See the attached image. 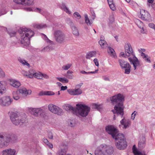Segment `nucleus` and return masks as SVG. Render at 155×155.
<instances>
[{"instance_id": "1", "label": "nucleus", "mask_w": 155, "mask_h": 155, "mask_svg": "<svg viewBox=\"0 0 155 155\" xmlns=\"http://www.w3.org/2000/svg\"><path fill=\"white\" fill-rule=\"evenodd\" d=\"M111 103L115 104L114 109L112 110L114 114V119H115V114L120 115L122 117L124 112V97L120 93L111 97L110 98Z\"/></svg>"}, {"instance_id": "2", "label": "nucleus", "mask_w": 155, "mask_h": 155, "mask_svg": "<svg viewBox=\"0 0 155 155\" xmlns=\"http://www.w3.org/2000/svg\"><path fill=\"white\" fill-rule=\"evenodd\" d=\"M77 108H74L72 106L68 104L64 107L66 110H72L73 113L77 115H80L82 117L87 116L90 110L89 107L83 104H77Z\"/></svg>"}, {"instance_id": "3", "label": "nucleus", "mask_w": 155, "mask_h": 155, "mask_svg": "<svg viewBox=\"0 0 155 155\" xmlns=\"http://www.w3.org/2000/svg\"><path fill=\"white\" fill-rule=\"evenodd\" d=\"M124 48L125 55L127 57H129L128 60L130 64L133 65L134 70H135L137 67H140V62L135 56L132 46L129 43L125 44Z\"/></svg>"}, {"instance_id": "4", "label": "nucleus", "mask_w": 155, "mask_h": 155, "mask_svg": "<svg viewBox=\"0 0 155 155\" xmlns=\"http://www.w3.org/2000/svg\"><path fill=\"white\" fill-rule=\"evenodd\" d=\"M19 33L23 34L21 36V43L25 46L28 45L30 43V38L34 35V32L29 28H22L19 31Z\"/></svg>"}, {"instance_id": "5", "label": "nucleus", "mask_w": 155, "mask_h": 155, "mask_svg": "<svg viewBox=\"0 0 155 155\" xmlns=\"http://www.w3.org/2000/svg\"><path fill=\"white\" fill-rule=\"evenodd\" d=\"M5 82L0 81V96L5 93L6 91ZM12 99L9 96H5L0 99V105L2 106H8L10 105Z\"/></svg>"}, {"instance_id": "6", "label": "nucleus", "mask_w": 155, "mask_h": 155, "mask_svg": "<svg viewBox=\"0 0 155 155\" xmlns=\"http://www.w3.org/2000/svg\"><path fill=\"white\" fill-rule=\"evenodd\" d=\"M15 139V136L14 134L6 133L0 134V148L7 146L10 142L14 141Z\"/></svg>"}, {"instance_id": "7", "label": "nucleus", "mask_w": 155, "mask_h": 155, "mask_svg": "<svg viewBox=\"0 0 155 155\" xmlns=\"http://www.w3.org/2000/svg\"><path fill=\"white\" fill-rule=\"evenodd\" d=\"M10 117L12 123L16 126L22 125L25 121V116L20 115L18 112H11Z\"/></svg>"}, {"instance_id": "8", "label": "nucleus", "mask_w": 155, "mask_h": 155, "mask_svg": "<svg viewBox=\"0 0 155 155\" xmlns=\"http://www.w3.org/2000/svg\"><path fill=\"white\" fill-rule=\"evenodd\" d=\"M113 152V148L105 144H102L96 150L95 155H110Z\"/></svg>"}, {"instance_id": "9", "label": "nucleus", "mask_w": 155, "mask_h": 155, "mask_svg": "<svg viewBox=\"0 0 155 155\" xmlns=\"http://www.w3.org/2000/svg\"><path fill=\"white\" fill-rule=\"evenodd\" d=\"M115 139L117 140L116 146L120 150H124L127 146V143L123 134H118Z\"/></svg>"}, {"instance_id": "10", "label": "nucleus", "mask_w": 155, "mask_h": 155, "mask_svg": "<svg viewBox=\"0 0 155 155\" xmlns=\"http://www.w3.org/2000/svg\"><path fill=\"white\" fill-rule=\"evenodd\" d=\"M54 36L55 41L58 43L61 44L64 42L65 35L62 31L59 30L54 31Z\"/></svg>"}, {"instance_id": "11", "label": "nucleus", "mask_w": 155, "mask_h": 155, "mask_svg": "<svg viewBox=\"0 0 155 155\" xmlns=\"http://www.w3.org/2000/svg\"><path fill=\"white\" fill-rule=\"evenodd\" d=\"M31 93V90H26L25 88L19 89L18 91H14L13 92V97L14 99L17 100L20 98L21 95L24 96H26L28 94H30Z\"/></svg>"}, {"instance_id": "12", "label": "nucleus", "mask_w": 155, "mask_h": 155, "mask_svg": "<svg viewBox=\"0 0 155 155\" xmlns=\"http://www.w3.org/2000/svg\"><path fill=\"white\" fill-rule=\"evenodd\" d=\"M106 132L109 134L111 135L113 138L115 139L118 134H121L118 133V131L117 128L114 125H109L105 127Z\"/></svg>"}, {"instance_id": "13", "label": "nucleus", "mask_w": 155, "mask_h": 155, "mask_svg": "<svg viewBox=\"0 0 155 155\" xmlns=\"http://www.w3.org/2000/svg\"><path fill=\"white\" fill-rule=\"evenodd\" d=\"M119 64L122 69H125L124 73L128 74L130 71L131 66L129 63L124 60L119 59L118 60Z\"/></svg>"}, {"instance_id": "14", "label": "nucleus", "mask_w": 155, "mask_h": 155, "mask_svg": "<svg viewBox=\"0 0 155 155\" xmlns=\"http://www.w3.org/2000/svg\"><path fill=\"white\" fill-rule=\"evenodd\" d=\"M45 38V39L46 40V42L48 43V45L46 46L43 48L41 50V52H45L46 51H49L53 50L54 49V47L52 45H54V43L52 41H51L48 39L47 36L44 35Z\"/></svg>"}, {"instance_id": "15", "label": "nucleus", "mask_w": 155, "mask_h": 155, "mask_svg": "<svg viewBox=\"0 0 155 155\" xmlns=\"http://www.w3.org/2000/svg\"><path fill=\"white\" fill-rule=\"evenodd\" d=\"M48 110L51 112L58 115H61L62 113L61 108L52 104H50L48 106Z\"/></svg>"}, {"instance_id": "16", "label": "nucleus", "mask_w": 155, "mask_h": 155, "mask_svg": "<svg viewBox=\"0 0 155 155\" xmlns=\"http://www.w3.org/2000/svg\"><path fill=\"white\" fill-rule=\"evenodd\" d=\"M13 1L18 4L25 6H30L34 4L33 0H14Z\"/></svg>"}, {"instance_id": "17", "label": "nucleus", "mask_w": 155, "mask_h": 155, "mask_svg": "<svg viewBox=\"0 0 155 155\" xmlns=\"http://www.w3.org/2000/svg\"><path fill=\"white\" fill-rule=\"evenodd\" d=\"M68 91L71 95H80L82 93V91L79 88L69 89Z\"/></svg>"}, {"instance_id": "18", "label": "nucleus", "mask_w": 155, "mask_h": 155, "mask_svg": "<svg viewBox=\"0 0 155 155\" xmlns=\"http://www.w3.org/2000/svg\"><path fill=\"white\" fill-rule=\"evenodd\" d=\"M15 150L9 149L3 150L2 154V155H15Z\"/></svg>"}, {"instance_id": "19", "label": "nucleus", "mask_w": 155, "mask_h": 155, "mask_svg": "<svg viewBox=\"0 0 155 155\" xmlns=\"http://www.w3.org/2000/svg\"><path fill=\"white\" fill-rule=\"evenodd\" d=\"M34 115L37 116L39 114H41L42 112V109L40 108H32L31 110Z\"/></svg>"}, {"instance_id": "20", "label": "nucleus", "mask_w": 155, "mask_h": 155, "mask_svg": "<svg viewBox=\"0 0 155 155\" xmlns=\"http://www.w3.org/2000/svg\"><path fill=\"white\" fill-rule=\"evenodd\" d=\"M10 84L13 87L17 88L18 87L21 85L19 82L14 80H11L10 81Z\"/></svg>"}, {"instance_id": "21", "label": "nucleus", "mask_w": 155, "mask_h": 155, "mask_svg": "<svg viewBox=\"0 0 155 155\" xmlns=\"http://www.w3.org/2000/svg\"><path fill=\"white\" fill-rule=\"evenodd\" d=\"M55 94V93L51 91H42L40 92L39 94V95L40 96H42L44 95H53Z\"/></svg>"}, {"instance_id": "22", "label": "nucleus", "mask_w": 155, "mask_h": 155, "mask_svg": "<svg viewBox=\"0 0 155 155\" xmlns=\"http://www.w3.org/2000/svg\"><path fill=\"white\" fill-rule=\"evenodd\" d=\"M33 27L36 28L38 29H41L43 28H45L47 27V25L46 24H34L33 25Z\"/></svg>"}, {"instance_id": "23", "label": "nucleus", "mask_w": 155, "mask_h": 155, "mask_svg": "<svg viewBox=\"0 0 155 155\" xmlns=\"http://www.w3.org/2000/svg\"><path fill=\"white\" fill-rule=\"evenodd\" d=\"M133 151L135 155H146L144 153H142L138 151L135 145H134L132 148Z\"/></svg>"}, {"instance_id": "24", "label": "nucleus", "mask_w": 155, "mask_h": 155, "mask_svg": "<svg viewBox=\"0 0 155 155\" xmlns=\"http://www.w3.org/2000/svg\"><path fill=\"white\" fill-rule=\"evenodd\" d=\"M96 53L95 51H93L90 52L87 54L86 56V58L87 59H90L93 57H95L96 55Z\"/></svg>"}, {"instance_id": "25", "label": "nucleus", "mask_w": 155, "mask_h": 155, "mask_svg": "<svg viewBox=\"0 0 155 155\" xmlns=\"http://www.w3.org/2000/svg\"><path fill=\"white\" fill-rule=\"evenodd\" d=\"M107 51L108 53H109L111 56L114 57H115L116 56L114 50L110 47H108Z\"/></svg>"}, {"instance_id": "26", "label": "nucleus", "mask_w": 155, "mask_h": 155, "mask_svg": "<svg viewBox=\"0 0 155 155\" xmlns=\"http://www.w3.org/2000/svg\"><path fill=\"white\" fill-rule=\"evenodd\" d=\"M141 55L143 58L146 62L150 63L151 62L150 60V57L147 55L145 54L143 52H142Z\"/></svg>"}, {"instance_id": "27", "label": "nucleus", "mask_w": 155, "mask_h": 155, "mask_svg": "<svg viewBox=\"0 0 155 155\" xmlns=\"http://www.w3.org/2000/svg\"><path fill=\"white\" fill-rule=\"evenodd\" d=\"M73 72L71 71L68 70L67 71V73L65 74L64 75L68 78L72 79L73 78V75L72 74Z\"/></svg>"}, {"instance_id": "28", "label": "nucleus", "mask_w": 155, "mask_h": 155, "mask_svg": "<svg viewBox=\"0 0 155 155\" xmlns=\"http://www.w3.org/2000/svg\"><path fill=\"white\" fill-rule=\"evenodd\" d=\"M120 122L121 124L124 126V128L125 129L129 127V122L124 119H122Z\"/></svg>"}, {"instance_id": "29", "label": "nucleus", "mask_w": 155, "mask_h": 155, "mask_svg": "<svg viewBox=\"0 0 155 155\" xmlns=\"http://www.w3.org/2000/svg\"><path fill=\"white\" fill-rule=\"evenodd\" d=\"M145 139L144 138H142V140H140L138 143V146L140 149L143 148L145 146Z\"/></svg>"}, {"instance_id": "30", "label": "nucleus", "mask_w": 155, "mask_h": 155, "mask_svg": "<svg viewBox=\"0 0 155 155\" xmlns=\"http://www.w3.org/2000/svg\"><path fill=\"white\" fill-rule=\"evenodd\" d=\"M71 28L72 30L73 34L76 36H78L79 32L76 27L75 26H72Z\"/></svg>"}, {"instance_id": "31", "label": "nucleus", "mask_w": 155, "mask_h": 155, "mask_svg": "<svg viewBox=\"0 0 155 155\" xmlns=\"http://www.w3.org/2000/svg\"><path fill=\"white\" fill-rule=\"evenodd\" d=\"M99 43L101 48H104L107 46V42L105 40H100L99 41Z\"/></svg>"}, {"instance_id": "32", "label": "nucleus", "mask_w": 155, "mask_h": 155, "mask_svg": "<svg viewBox=\"0 0 155 155\" xmlns=\"http://www.w3.org/2000/svg\"><path fill=\"white\" fill-rule=\"evenodd\" d=\"M35 71L33 69H31L28 72V78H32L33 77Z\"/></svg>"}, {"instance_id": "33", "label": "nucleus", "mask_w": 155, "mask_h": 155, "mask_svg": "<svg viewBox=\"0 0 155 155\" xmlns=\"http://www.w3.org/2000/svg\"><path fill=\"white\" fill-rule=\"evenodd\" d=\"M135 22L137 26L140 28H141L143 26V23L138 19H136Z\"/></svg>"}, {"instance_id": "34", "label": "nucleus", "mask_w": 155, "mask_h": 155, "mask_svg": "<svg viewBox=\"0 0 155 155\" xmlns=\"http://www.w3.org/2000/svg\"><path fill=\"white\" fill-rule=\"evenodd\" d=\"M85 21V23L88 25H91L92 24V23L90 21L87 15L85 14L84 15Z\"/></svg>"}, {"instance_id": "35", "label": "nucleus", "mask_w": 155, "mask_h": 155, "mask_svg": "<svg viewBox=\"0 0 155 155\" xmlns=\"http://www.w3.org/2000/svg\"><path fill=\"white\" fill-rule=\"evenodd\" d=\"M61 7V8L67 13L69 14H71V12L70 11H69L68 8H67V7L63 3L62 4Z\"/></svg>"}, {"instance_id": "36", "label": "nucleus", "mask_w": 155, "mask_h": 155, "mask_svg": "<svg viewBox=\"0 0 155 155\" xmlns=\"http://www.w3.org/2000/svg\"><path fill=\"white\" fill-rule=\"evenodd\" d=\"M43 141L44 143H45L49 147V148H53V145L52 143H49L47 139L46 138H43Z\"/></svg>"}, {"instance_id": "37", "label": "nucleus", "mask_w": 155, "mask_h": 155, "mask_svg": "<svg viewBox=\"0 0 155 155\" xmlns=\"http://www.w3.org/2000/svg\"><path fill=\"white\" fill-rule=\"evenodd\" d=\"M56 79L63 83H68L69 81L68 80L65 78H60L57 77Z\"/></svg>"}, {"instance_id": "38", "label": "nucleus", "mask_w": 155, "mask_h": 155, "mask_svg": "<svg viewBox=\"0 0 155 155\" xmlns=\"http://www.w3.org/2000/svg\"><path fill=\"white\" fill-rule=\"evenodd\" d=\"M18 61H19L22 64L25 65H26L27 66H29V64L28 62L26 61L25 60L21 59V58H19L18 59Z\"/></svg>"}, {"instance_id": "39", "label": "nucleus", "mask_w": 155, "mask_h": 155, "mask_svg": "<svg viewBox=\"0 0 155 155\" xmlns=\"http://www.w3.org/2000/svg\"><path fill=\"white\" fill-rule=\"evenodd\" d=\"M33 77H35L38 79H41L42 78V74L35 72Z\"/></svg>"}, {"instance_id": "40", "label": "nucleus", "mask_w": 155, "mask_h": 155, "mask_svg": "<svg viewBox=\"0 0 155 155\" xmlns=\"http://www.w3.org/2000/svg\"><path fill=\"white\" fill-rule=\"evenodd\" d=\"M72 64H67L62 66V68L64 70H67L70 68Z\"/></svg>"}, {"instance_id": "41", "label": "nucleus", "mask_w": 155, "mask_h": 155, "mask_svg": "<svg viewBox=\"0 0 155 155\" xmlns=\"http://www.w3.org/2000/svg\"><path fill=\"white\" fill-rule=\"evenodd\" d=\"M66 22L71 27L72 26H74L72 21L70 18H67L66 19Z\"/></svg>"}, {"instance_id": "42", "label": "nucleus", "mask_w": 155, "mask_h": 155, "mask_svg": "<svg viewBox=\"0 0 155 155\" xmlns=\"http://www.w3.org/2000/svg\"><path fill=\"white\" fill-rule=\"evenodd\" d=\"M73 16L75 18L78 19H80L81 18V16L80 14L77 12H75L73 14Z\"/></svg>"}, {"instance_id": "43", "label": "nucleus", "mask_w": 155, "mask_h": 155, "mask_svg": "<svg viewBox=\"0 0 155 155\" xmlns=\"http://www.w3.org/2000/svg\"><path fill=\"white\" fill-rule=\"evenodd\" d=\"M109 23H112L114 21V18L113 15H110L109 18Z\"/></svg>"}, {"instance_id": "44", "label": "nucleus", "mask_w": 155, "mask_h": 155, "mask_svg": "<svg viewBox=\"0 0 155 155\" xmlns=\"http://www.w3.org/2000/svg\"><path fill=\"white\" fill-rule=\"evenodd\" d=\"M109 5L110 9L114 11L116 9V8L114 3H112L109 4Z\"/></svg>"}, {"instance_id": "45", "label": "nucleus", "mask_w": 155, "mask_h": 155, "mask_svg": "<svg viewBox=\"0 0 155 155\" xmlns=\"http://www.w3.org/2000/svg\"><path fill=\"white\" fill-rule=\"evenodd\" d=\"M137 111H134L131 114V119L133 120H134L135 118V117L136 114H137Z\"/></svg>"}, {"instance_id": "46", "label": "nucleus", "mask_w": 155, "mask_h": 155, "mask_svg": "<svg viewBox=\"0 0 155 155\" xmlns=\"http://www.w3.org/2000/svg\"><path fill=\"white\" fill-rule=\"evenodd\" d=\"M66 154V151L64 150H61L58 153V155H65Z\"/></svg>"}, {"instance_id": "47", "label": "nucleus", "mask_w": 155, "mask_h": 155, "mask_svg": "<svg viewBox=\"0 0 155 155\" xmlns=\"http://www.w3.org/2000/svg\"><path fill=\"white\" fill-rule=\"evenodd\" d=\"M95 107L98 110H100L102 108L101 105L95 104Z\"/></svg>"}, {"instance_id": "48", "label": "nucleus", "mask_w": 155, "mask_h": 155, "mask_svg": "<svg viewBox=\"0 0 155 155\" xmlns=\"http://www.w3.org/2000/svg\"><path fill=\"white\" fill-rule=\"evenodd\" d=\"M5 76L4 72L2 69L0 68V77H3Z\"/></svg>"}, {"instance_id": "49", "label": "nucleus", "mask_w": 155, "mask_h": 155, "mask_svg": "<svg viewBox=\"0 0 155 155\" xmlns=\"http://www.w3.org/2000/svg\"><path fill=\"white\" fill-rule=\"evenodd\" d=\"M15 33H16L15 31L8 32V34L11 37L14 36L15 35Z\"/></svg>"}, {"instance_id": "50", "label": "nucleus", "mask_w": 155, "mask_h": 155, "mask_svg": "<svg viewBox=\"0 0 155 155\" xmlns=\"http://www.w3.org/2000/svg\"><path fill=\"white\" fill-rule=\"evenodd\" d=\"M48 138L50 139H53V136L51 132H50L48 133Z\"/></svg>"}, {"instance_id": "51", "label": "nucleus", "mask_w": 155, "mask_h": 155, "mask_svg": "<svg viewBox=\"0 0 155 155\" xmlns=\"http://www.w3.org/2000/svg\"><path fill=\"white\" fill-rule=\"evenodd\" d=\"M94 62L95 65L97 66H99V62L97 58H95L94 60Z\"/></svg>"}, {"instance_id": "52", "label": "nucleus", "mask_w": 155, "mask_h": 155, "mask_svg": "<svg viewBox=\"0 0 155 155\" xmlns=\"http://www.w3.org/2000/svg\"><path fill=\"white\" fill-rule=\"evenodd\" d=\"M22 74L25 76H26L28 77V72H27L25 71H22Z\"/></svg>"}, {"instance_id": "53", "label": "nucleus", "mask_w": 155, "mask_h": 155, "mask_svg": "<svg viewBox=\"0 0 155 155\" xmlns=\"http://www.w3.org/2000/svg\"><path fill=\"white\" fill-rule=\"evenodd\" d=\"M120 56L124 57V58H127V56H126L125 55V52L124 53V52H121L120 53Z\"/></svg>"}, {"instance_id": "54", "label": "nucleus", "mask_w": 155, "mask_h": 155, "mask_svg": "<svg viewBox=\"0 0 155 155\" xmlns=\"http://www.w3.org/2000/svg\"><path fill=\"white\" fill-rule=\"evenodd\" d=\"M83 84V83H80L78 84H77L76 86V88H80L81 86Z\"/></svg>"}, {"instance_id": "55", "label": "nucleus", "mask_w": 155, "mask_h": 155, "mask_svg": "<svg viewBox=\"0 0 155 155\" xmlns=\"http://www.w3.org/2000/svg\"><path fill=\"white\" fill-rule=\"evenodd\" d=\"M92 15L91 16V18L93 19V20H94L95 17V15L94 12H91Z\"/></svg>"}, {"instance_id": "56", "label": "nucleus", "mask_w": 155, "mask_h": 155, "mask_svg": "<svg viewBox=\"0 0 155 155\" xmlns=\"http://www.w3.org/2000/svg\"><path fill=\"white\" fill-rule=\"evenodd\" d=\"M149 26L152 28H153L155 26V25L153 23H150L148 25Z\"/></svg>"}, {"instance_id": "57", "label": "nucleus", "mask_w": 155, "mask_h": 155, "mask_svg": "<svg viewBox=\"0 0 155 155\" xmlns=\"http://www.w3.org/2000/svg\"><path fill=\"white\" fill-rule=\"evenodd\" d=\"M154 0H148V3L147 4V5L149 7H150V4H152Z\"/></svg>"}, {"instance_id": "58", "label": "nucleus", "mask_w": 155, "mask_h": 155, "mask_svg": "<svg viewBox=\"0 0 155 155\" xmlns=\"http://www.w3.org/2000/svg\"><path fill=\"white\" fill-rule=\"evenodd\" d=\"M67 88V86H62L61 87V91H64Z\"/></svg>"}, {"instance_id": "59", "label": "nucleus", "mask_w": 155, "mask_h": 155, "mask_svg": "<svg viewBox=\"0 0 155 155\" xmlns=\"http://www.w3.org/2000/svg\"><path fill=\"white\" fill-rule=\"evenodd\" d=\"M140 13L141 14V17L144 19L146 20L147 18L146 17L145 15V14H142L141 12Z\"/></svg>"}, {"instance_id": "60", "label": "nucleus", "mask_w": 155, "mask_h": 155, "mask_svg": "<svg viewBox=\"0 0 155 155\" xmlns=\"http://www.w3.org/2000/svg\"><path fill=\"white\" fill-rule=\"evenodd\" d=\"M42 77H43L45 78L48 79L49 78L48 76L46 74H42Z\"/></svg>"}, {"instance_id": "61", "label": "nucleus", "mask_w": 155, "mask_h": 155, "mask_svg": "<svg viewBox=\"0 0 155 155\" xmlns=\"http://www.w3.org/2000/svg\"><path fill=\"white\" fill-rule=\"evenodd\" d=\"M80 72L82 74H89L88 72H87L84 70L81 71Z\"/></svg>"}, {"instance_id": "62", "label": "nucleus", "mask_w": 155, "mask_h": 155, "mask_svg": "<svg viewBox=\"0 0 155 155\" xmlns=\"http://www.w3.org/2000/svg\"><path fill=\"white\" fill-rule=\"evenodd\" d=\"M3 10L4 11V12H3V11H2L1 12V13H0V16L2 15H4L6 13V11L5 9H4Z\"/></svg>"}, {"instance_id": "63", "label": "nucleus", "mask_w": 155, "mask_h": 155, "mask_svg": "<svg viewBox=\"0 0 155 155\" xmlns=\"http://www.w3.org/2000/svg\"><path fill=\"white\" fill-rule=\"evenodd\" d=\"M97 71H98L97 70H96L94 71L88 72L89 74H94V73H96L97 72Z\"/></svg>"}, {"instance_id": "64", "label": "nucleus", "mask_w": 155, "mask_h": 155, "mask_svg": "<svg viewBox=\"0 0 155 155\" xmlns=\"http://www.w3.org/2000/svg\"><path fill=\"white\" fill-rule=\"evenodd\" d=\"M41 9L39 8H37L36 9V11L40 13H41Z\"/></svg>"}]
</instances>
